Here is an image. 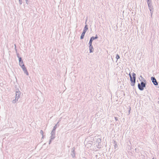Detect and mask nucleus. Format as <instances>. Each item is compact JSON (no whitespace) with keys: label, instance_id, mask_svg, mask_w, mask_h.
<instances>
[{"label":"nucleus","instance_id":"c756f323","mask_svg":"<svg viewBox=\"0 0 159 159\" xmlns=\"http://www.w3.org/2000/svg\"><path fill=\"white\" fill-rule=\"evenodd\" d=\"M157 103L159 104V101H158Z\"/></svg>","mask_w":159,"mask_h":159},{"label":"nucleus","instance_id":"2f4dec72","mask_svg":"<svg viewBox=\"0 0 159 159\" xmlns=\"http://www.w3.org/2000/svg\"><path fill=\"white\" fill-rule=\"evenodd\" d=\"M129 112H130V111H129Z\"/></svg>","mask_w":159,"mask_h":159},{"label":"nucleus","instance_id":"6e6552de","mask_svg":"<svg viewBox=\"0 0 159 159\" xmlns=\"http://www.w3.org/2000/svg\"><path fill=\"white\" fill-rule=\"evenodd\" d=\"M55 132L52 131L51 133V136L50 137V138H51V139H53L55 138Z\"/></svg>","mask_w":159,"mask_h":159},{"label":"nucleus","instance_id":"2eb2a0df","mask_svg":"<svg viewBox=\"0 0 159 159\" xmlns=\"http://www.w3.org/2000/svg\"><path fill=\"white\" fill-rule=\"evenodd\" d=\"M148 5L152 3V0H146Z\"/></svg>","mask_w":159,"mask_h":159},{"label":"nucleus","instance_id":"a878e982","mask_svg":"<svg viewBox=\"0 0 159 159\" xmlns=\"http://www.w3.org/2000/svg\"><path fill=\"white\" fill-rule=\"evenodd\" d=\"M53 140V139H51V138H50V141H49V144H50V143L51 142L52 140Z\"/></svg>","mask_w":159,"mask_h":159},{"label":"nucleus","instance_id":"473e14b6","mask_svg":"<svg viewBox=\"0 0 159 159\" xmlns=\"http://www.w3.org/2000/svg\"><path fill=\"white\" fill-rule=\"evenodd\" d=\"M153 159H154V158H153Z\"/></svg>","mask_w":159,"mask_h":159},{"label":"nucleus","instance_id":"6ab92c4d","mask_svg":"<svg viewBox=\"0 0 159 159\" xmlns=\"http://www.w3.org/2000/svg\"><path fill=\"white\" fill-rule=\"evenodd\" d=\"M96 142H98V143H100L101 142V139L99 138L96 141Z\"/></svg>","mask_w":159,"mask_h":159},{"label":"nucleus","instance_id":"39448f33","mask_svg":"<svg viewBox=\"0 0 159 159\" xmlns=\"http://www.w3.org/2000/svg\"><path fill=\"white\" fill-rule=\"evenodd\" d=\"M151 79L152 82L156 86L158 85V82L154 77L152 76L151 77Z\"/></svg>","mask_w":159,"mask_h":159},{"label":"nucleus","instance_id":"393cba45","mask_svg":"<svg viewBox=\"0 0 159 159\" xmlns=\"http://www.w3.org/2000/svg\"><path fill=\"white\" fill-rule=\"evenodd\" d=\"M115 118L116 121L118 120V118H117V117H115Z\"/></svg>","mask_w":159,"mask_h":159},{"label":"nucleus","instance_id":"c85d7f7f","mask_svg":"<svg viewBox=\"0 0 159 159\" xmlns=\"http://www.w3.org/2000/svg\"><path fill=\"white\" fill-rule=\"evenodd\" d=\"M15 50H16V51H17V49H16V48H15Z\"/></svg>","mask_w":159,"mask_h":159},{"label":"nucleus","instance_id":"cd10ccee","mask_svg":"<svg viewBox=\"0 0 159 159\" xmlns=\"http://www.w3.org/2000/svg\"><path fill=\"white\" fill-rule=\"evenodd\" d=\"M14 46H15V48H16V45L15 44L14 45Z\"/></svg>","mask_w":159,"mask_h":159},{"label":"nucleus","instance_id":"20e7f679","mask_svg":"<svg viewBox=\"0 0 159 159\" xmlns=\"http://www.w3.org/2000/svg\"><path fill=\"white\" fill-rule=\"evenodd\" d=\"M22 69H23L24 72L25 74L27 75H28L29 73L27 71V70L26 68L25 67V65L24 64H23L22 66H21Z\"/></svg>","mask_w":159,"mask_h":159},{"label":"nucleus","instance_id":"1a4fd4ad","mask_svg":"<svg viewBox=\"0 0 159 159\" xmlns=\"http://www.w3.org/2000/svg\"><path fill=\"white\" fill-rule=\"evenodd\" d=\"M89 45L90 53L92 52L93 51V48L92 44L89 43Z\"/></svg>","mask_w":159,"mask_h":159},{"label":"nucleus","instance_id":"aec40b11","mask_svg":"<svg viewBox=\"0 0 159 159\" xmlns=\"http://www.w3.org/2000/svg\"><path fill=\"white\" fill-rule=\"evenodd\" d=\"M120 58L119 56L118 55V54H117L116 55V59L117 60L119 59Z\"/></svg>","mask_w":159,"mask_h":159},{"label":"nucleus","instance_id":"f3484780","mask_svg":"<svg viewBox=\"0 0 159 159\" xmlns=\"http://www.w3.org/2000/svg\"><path fill=\"white\" fill-rule=\"evenodd\" d=\"M114 144H115V148H116L117 147V144L116 142L114 141Z\"/></svg>","mask_w":159,"mask_h":159},{"label":"nucleus","instance_id":"bb28decb","mask_svg":"<svg viewBox=\"0 0 159 159\" xmlns=\"http://www.w3.org/2000/svg\"><path fill=\"white\" fill-rule=\"evenodd\" d=\"M17 57H18V58H19V57H19V53H17Z\"/></svg>","mask_w":159,"mask_h":159},{"label":"nucleus","instance_id":"a211bd4d","mask_svg":"<svg viewBox=\"0 0 159 159\" xmlns=\"http://www.w3.org/2000/svg\"><path fill=\"white\" fill-rule=\"evenodd\" d=\"M17 101V98H16L15 99H14L12 101V102L13 103H15Z\"/></svg>","mask_w":159,"mask_h":159},{"label":"nucleus","instance_id":"5701e85b","mask_svg":"<svg viewBox=\"0 0 159 159\" xmlns=\"http://www.w3.org/2000/svg\"><path fill=\"white\" fill-rule=\"evenodd\" d=\"M19 4H20V5H21L22 3V0H19Z\"/></svg>","mask_w":159,"mask_h":159},{"label":"nucleus","instance_id":"f03ea898","mask_svg":"<svg viewBox=\"0 0 159 159\" xmlns=\"http://www.w3.org/2000/svg\"><path fill=\"white\" fill-rule=\"evenodd\" d=\"M143 82L142 81L141 82L140 84L139 83L138 85L139 89L141 91H143V90L144 88L146 87V80L143 79Z\"/></svg>","mask_w":159,"mask_h":159},{"label":"nucleus","instance_id":"412c9836","mask_svg":"<svg viewBox=\"0 0 159 159\" xmlns=\"http://www.w3.org/2000/svg\"><path fill=\"white\" fill-rule=\"evenodd\" d=\"M92 37L93 38V39H97L98 38V36H97V34L96 35V36H95V37Z\"/></svg>","mask_w":159,"mask_h":159},{"label":"nucleus","instance_id":"423d86ee","mask_svg":"<svg viewBox=\"0 0 159 159\" xmlns=\"http://www.w3.org/2000/svg\"><path fill=\"white\" fill-rule=\"evenodd\" d=\"M20 92L19 90H17V89H16V98H17V101H18V99L20 98Z\"/></svg>","mask_w":159,"mask_h":159},{"label":"nucleus","instance_id":"ddd939ff","mask_svg":"<svg viewBox=\"0 0 159 159\" xmlns=\"http://www.w3.org/2000/svg\"><path fill=\"white\" fill-rule=\"evenodd\" d=\"M40 133L41 134V135H42V137L41 139H43V137H44V136H43V131L42 130H40Z\"/></svg>","mask_w":159,"mask_h":159},{"label":"nucleus","instance_id":"b1692460","mask_svg":"<svg viewBox=\"0 0 159 159\" xmlns=\"http://www.w3.org/2000/svg\"><path fill=\"white\" fill-rule=\"evenodd\" d=\"M29 0H25L26 3L27 4H29V2H28Z\"/></svg>","mask_w":159,"mask_h":159},{"label":"nucleus","instance_id":"f257e3e1","mask_svg":"<svg viewBox=\"0 0 159 159\" xmlns=\"http://www.w3.org/2000/svg\"><path fill=\"white\" fill-rule=\"evenodd\" d=\"M129 75L130 77V81H131L130 84L132 86H134V85L135 81H136V74L134 73H132V77L130 73L129 74Z\"/></svg>","mask_w":159,"mask_h":159},{"label":"nucleus","instance_id":"7ed1b4c3","mask_svg":"<svg viewBox=\"0 0 159 159\" xmlns=\"http://www.w3.org/2000/svg\"><path fill=\"white\" fill-rule=\"evenodd\" d=\"M148 6L149 9L150 11L151 15L152 16L153 12V8L152 3L148 4Z\"/></svg>","mask_w":159,"mask_h":159},{"label":"nucleus","instance_id":"9b49d317","mask_svg":"<svg viewBox=\"0 0 159 159\" xmlns=\"http://www.w3.org/2000/svg\"><path fill=\"white\" fill-rule=\"evenodd\" d=\"M58 123V122L54 126L53 129L52 130V131L55 132V130L57 127V126Z\"/></svg>","mask_w":159,"mask_h":159},{"label":"nucleus","instance_id":"9d476101","mask_svg":"<svg viewBox=\"0 0 159 159\" xmlns=\"http://www.w3.org/2000/svg\"><path fill=\"white\" fill-rule=\"evenodd\" d=\"M86 32H85V31H83V32L81 34V36L80 37V39H82L84 38V35H85Z\"/></svg>","mask_w":159,"mask_h":159},{"label":"nucleus","instance_id":"4be33fe9","mask_svg":"<svg viewBox=\"0 0 159 159\" xmlns=\"http://www.w3.org/2000/svg\"><path fill=\"white\" fill-rule=\"evenodd\" d=\"M19 58V62L21 61H22L23 60H22V58L21 57H19V58Z\"/></svg>","mask_w":159,"mask_h":159},{"label":"nucleus","instance_id":"dca6fc26","mask_svg":"<svg viewBox=\"0 0 159 159\" xmlns=\"http://www.w3.org/2000/svg\"><path fill=\"white\" fill-rule=\"evenodd\" d=\"M23 64H24L23 61L19 62V65L20 66H22Z\"/></svg>","mask_w":159,"mask_h":159},{"label":"nucleus","instance_id":"4468645a","mask_svg":"<svg viewBox=\"0 0 159 159\" xmlns=\"http://www.w3.org/2000/svg\"><path fill=\"white\" fill-rule=\"evenodd\" d=\"M93 37H91L90 39L89 42V43L90 44H92V42L93 41V40H94V39H93Z\"/></svg>","mask_w":159,"mask_h":159},{"label":"nucleus","instance_id":"f8f14e48","mask_svg":"<svg viewBox=\"0 0 159 159\" xmlns=\"http://www.w3.org/2000/svg\"><path fill=\"white\" fill-rule=\"evenodd\" d=\"M88 26L87 25H86L85 26L83 31L86 32L88 30Z\"/></svg>","mask_w":159,"mask_h":159},{"label":"nucleus","instance_id":"0eeeda50","mask_svg":"<svg viewBox=\"0 0 159 159\" xmlns=\"http://www.w3.org/2000/svg\"><path fill=\"white\" fill-rule=\"evenodd\" d=\"M71 155L73 158H74L75 157V148H73L71 149Z\"/></svg>","mask_w":159,"mask_h":159},{"label":"nucleus","instance_id":"7c9ffc66","mask_svg":"<svg viewBox=\"0 0 159 159\" xmlns=\"http://www.w3.org/2000/svg\"><path fill=\"white\" fill-rule=\"evenodd\" d=\"M140 77H142V78L143 79V78L142 77V76H140Z\"/></svg>","mask_w":159,"mask_h":159}]
</instances>
